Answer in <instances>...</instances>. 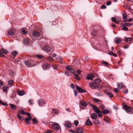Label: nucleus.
<instances>
[{"mask_svg":"<svg viewBox=\"0 0 133 133\" xmlns=\"http://www.w3.org/2000/svg\"><path fill=\"white\" fill-rule=\"evenodd\" d=\"M32 35L35 37H38L39 39H41L43 37V35L42 34H40L38 31H34L32 33Z\"/></svg>","mask_w":133,"mask_h":133,"instance_id":"1","label":"nucleus"},{"mask_svg":"<svg viewBox=\"0 0 133 133\" xmlns=\"http://www.w3.org/2000/svg\"><path fill=\"white\" fill-rule=\"evenodd\" d=\"M66 68L68 71V72L71 73H72V74H74L75 73V72L74 70V69H73L72 66L71 65H68L66 67Z\"/></svg>","mask_w":133,"mask_h":133,"instance_id":"2","label":"nucleus"},{"mask_svg":"<svg viewBox=\"0 0 133 133\" xmlns=\"http://www.w3.org/2000/svg\"><path fill=\"white\" fill-rule=\"evenodd\" d=\"M123 108L127 112V111L129 112H131V108L127 106L124 103L123 104Z\"/></svg>","mask_w":133,"mask_h":133,"instance_id":"3","label":"nucleus"},{"mask_svg":"<svg viewBox=\"0 0 133 133\" xmlns=\"http://www.w3.org/2000/svg\"><path fill=\"white\" fill-rule=\"evenodd\" d=\"M50 66V65L47 63H44L42 65V67L44 70L49 69Z\"/></svg>","mask_w":133,"mask_h":133,"instance_id":"4","label":"nucleus"},{"mask_svg":"<svg viewBox=\"0 0 133 133\" xmlns=\"http://www.w3.org/2000/svg\"><path fill=\"white\" fill-rule=\"evenodd\" d=\"M95 77L94 75L91 73L88 74L86 76V79L88 80H93V78Z\"/></svg>","mask_w":133,"mask_h":133,"instance_id":"5","label":"nucleus"},{"mask_svg":"<svg viewBox=\"0 0 133 133\" xmlns=\"http://www.w3.org/2000/svg\"><path fill=\"white\" fill-rule=\"evenodd\" d=\"M52 128L55 130H57L59 128V126L58 124L56 123H54L52 125Z\"/></svg>","mask_w":133,"mask_h":133,"instance_id":"6","label":"nucleus"},{"mask_svg":"<svg viewBox=\"0 0 133 133\" xmlns=\"http://www.w3.org/2000/svg\"><path fill=\"white\" fill-rule=\"evenodd\" d=\"M39 105L40 107L44 106L46 103V102L43 99H40L38 102Z\"/></svg>","mask_w":133,"mask_h":133,"instance_id":"7","label":"nucleus"},{"mask_svg":"<svg viewBox=\"0 0 133 133\" xmlns=\"http://www.w3.org/2000/svg\"><path fill=\"white\" fill-rule=\"evenodd\" d=\"M90 105L91 107H93V109L96 113L100 111L99 108H97L95 105L91 104Z\"/></svg>","mask_w":133,"mask_h":133,"instance_id":"8","label":"nucleus"},{"mask_svg":"<svg viewBox=\"0 0 133 133\" xmlns=\"http://www.w3.org/2000/svg\"><path fill=\"white\" fill-rule=\"evenodd\" d=\"M76 89L80 93L86 92V91L85 90L82 89L81 88L78 86H76Z\"/></svg>","mask_w":133,"mask_h":133,"instance_id":"9","label":"nucleus"},{"mask_svg":"<svg viewBox=\"0 0 133 133\" xmlns=\"http://www.w3.org/2000/svg\"><path fill=\"white\" fill-rule=\"evenodd\" d=\"M32 117L31 116H29L28 118H26L24 119V121L27 124H29L30 123V121L31 120Z\"/></svg>","mask_w":133,"mask_h":133,"instance_id":"10","label":"nucleus"},{"mask_svg":"<svg viewBox=\"0 0 133 133\" xmlns=\"http://www.w3.org/2000/svg\"><path fill=\"white\" fill-rule=\"evenodd\" d=\"M80 104L83 107H86L88 105V103L82 100L80 102Z\"/></svg>","mask_w":133,"mask_h":133,"instance_id":"11","label":"nucleus"},{"mask_svg":"<svg viewBox=\"0 0 133 133\" xmlns=\"http://www.w3.org/2000/svg\"><path fill=\"white\" fill-rule=\"evenodd\" d=\"M42 49L45 51H50V48L47 46H44L42 48Z\"/></svg>","mask_w":133,"mask_h":133,"instance_id":"12","label":"nucleus"},{"mask_svg":"<svg viewBox=\"0 0 133 133\" xmlns=\"http://www.w3.org/2000/svg\"><path fill=\"white\" fill-rule=\"evenodd\" d=\"M92 124V123L91 121L89 119H87V120L85 124V125L87 126H91Z\"/></svg>","mask_w":133,"mask_h":133,"instance_id":"13","label":"nucleus"},{"mask_svg":"<svg viewBox=\"0 0 133 133\" xmlns=\"http://www.w3.org/2000/svg\"><path fill=\"white\" fill-rule=\"evenodd\" d=\"M9 105L11 107V109L12 110H15L17 108V106L14 104L10 103Z\"/></svg>","mask_w":133,"mask_h":133,"instance_id":"14","label":"nucleus"},{"mask_svg":"<svg viewBox=\"0 0 133 133\" xmlns=\"http://www.w3.org/2000/svg\"><path fill=\"white\" fill-rule=\"evenodd\" d=\"M17 92L18 94L20 96H22L25 94V93L24 92V91L22 90L21 91L19 90L17 91Z\"/></svg>","mask_w":133,"mask_h":133,"instance_id":"15","label":"nucleus"},{"mask_svg":"<svg viewBox=\"0 0 133 133\" xmlns=\"http://www.w3.org/2000/svg\"><path fill=\"white\" fill-rule=\"evenodd\" d=\"M76 131L77 133H83V131L81 128H77L76 129Z\"/></svg>","mask_w":133,"mask_h":133,"instance_id":"16","label":"nucleus"},{"mask_svg":"<svg viewBox=\"0 0 133 133\" xmlns=\"http://www.w3.org/2000/svg\"><path fill=\"white\" fill-rule=\"evenodd\" d=\"M14 30V29L13 28H11L8 31V34L10 35H12L13 34V31Z\"/></svg>","mask_w":133,"mask_h":133,"instance_id":"17","label":"nucleus"},{"mask_svg":"<svg viewBox=\"0 0 133 133\" xmlns=\"http://www.w3.org/2000/svg\"><path fill=\"white\" fill-rule=\"evenodd\" d=\"M64 125L65 127H67L68 128L71 127V124L69 122H65Z\"/></svg>","mask_w":133,"mask_h":133,"instance_id":"18","label":"nucleus"},{"mask_svg":"<svg viewBox=\"0 0 133 133\" xmlns=\"http://www.w3.org/2000/svg\"><path fill=\"white\" fill-rule=\"evenodd\" d=\"M75 76V78L77 79V80L79 81L80 79V77H79V75L78 74H77L74 73L73 74Z\"/></svg>","mask_w":133,"mask_h":133,"instance_id":"19","label":"nucleus"},{"mask_svg":"<svg viewBox=\"0 0 133 133\" xmlns=\"http://www.w3.org/2000/svg\"><path fill=\"white\" fill-rule=\"evenodd\" d=\"M91 117L92 119H96L97 118V115L95 113H94L91 115Z\"/></svg>","mask_w":133,"mask_h":133,"instance_id":"20","label":"nucleus"},{"mask_svg":"<svg viewBox=\"0 0 133 133\" xmlns=\"http://www.w3.org/2000/svg\"><path fill=\"white\" fill-rule=\"evenodd\" d=\"M115 41L116 43H119L121 42V40L120 38H117L115 39Z\"/></svg>","mask_w":133,"mask_h":133,"instance_id":"21","label":"nucleus"},{"mask_svg":"<svg viewBox=\"0 0 133 133\" xmlns=\"http://www.w3.org/2000/svg\"><path fill=\"white\" fill-rule=\"evenodd\" d=\"M90 87L91 88L92 87H93L94 88H95L97 87L96 84L94 83H90Z\"/></svg>","mask_w":133,"mask_h":133,"instance_id":"22","label":"nucleus"},{"mask_svg":"<svg viewBox=\"0 0 133 133\" xmlns=\"http://www.w3.org/2000/svg\"><path fill=\"white\" fill-rule=\"evenodd\" d=\"M121 24L122 25V26H123L122 29L123 30L125 31H127L128 30V28L126 27L125 26V25L122 24V23H121Z\"/></svg>","mask_w":133,"mask_h":133,"instance_id":"23","label":"nucleus"},{"mask_svg":"<svg viewBox=\"0 0 133 133\" xmlns=\"http://www.w3.org/2000/svg\"><path fill=\"white\" fill-rule=\"evenodd\" d=\"M111 19L112 21L114 23L117 24L119 23V22L116 21V19L115 17H111Z\"/></svg>","mask_w":133,"mask_h":133,"instance_id":"24","label":"nucleus"},{"mask_svg":"<svg viewBox=\"0 0 133 133\" xmlns=\"http://www.w3.org/2000/svg\"><path fill=\"white\" fill-rule=\"evenodd\" d=\"M106 94L108 95L110 98L112 97H113V95L111 93L107 91L106 92Z\"/></svg>","mask_w":133,"mask_h":133,"instance_id":"25","label":"nucleus"},{"mask_svg":"<svg viewBox=\"0 0 133 133\" xmlns=\"http://www.w3.org/2000/svg\"><path fill=\"white\" fill-rule=\"evenodd\" d=\"M98 32H97V31L96 30H93L92 32L91 33V35L93 36H96V35L98 34Z\"/></svg>","mask_w":133,"mask_h":133,"instance_id":"26","label":"nucleus"},{"mask_svg":"<svg viewBox=\"0 0 133 133\" xmlns=\"http://www.w3.org/2000/svg\"><path fill=\"white\" fill-rule=\"evenodd\" d=\"M18 52L16 51H14L12 53V55L14 57H15L18 54Z\"/></svg>","mask_w":133,"mask_h":133,"instance_id":"27","label":"nucleus"},{"mask_svg":"<svg viewBox=\"0 0 133 133\" xmlns=\"http://www.w3.org/2000/svg\"><path fill=\"white\" fill-rule=\"evenodd\" d=\"M124 39L125 41L127 42L130 41L132 40V38L130 37H128L127 38H124Z\"/></svg>","mask_w":133,"mask_h":133,"instance_id":"28","label":"nucleus"},{"mask_svg":"<svg viewBox=\"0 0 133 133\" xmlns=\"http://www.w3.org/2000/svg\"><path fill=\"white\" fill-rule=\"evenodd\" d=\"M8 88L6 87H3V90L4 92H7V90H8Z\"/></svg>","mask_w":133,"mask_h":133,"instance_id":"29","label":"nucleus"},{"mask_svg":"<svg viewBox=\"0 0 133 133\" xmlns=\"http://www.w3.org/2000/svg\"><path fill=\"white\" fill-rule=\"evenodd\" d=\"M1 52L5 54H6L8 52V51L5 49H2L0 50Z\"/></svg>","mask_w":133,"mask_h":133,"instance_id":"30","label":"nucleus"},{"mask_svg":"<svg viewBox=\"0 0 133 133\" xmlns=\"http://www.w3.org/2000/svg\"><path fill=\"white\" fill-rule=\"evenodd\" d=\"M17 118L21 121H23L24 119L23 117L20 116L19 114H17Z\"/></svg>","mask_w":133,"mask_h":133,"instance_id":"31","label":"nucleus"},{"mask_svg":"<svg viewBox=\"0 0 133 133\" xmlns=\"http://www.w3.org/2000/svg\"><path fill=\"white\" fill-rule=\"evenodd\" d=\"M25 65L27 66H29L30 65V62L28 60L26 61L25 62Z\"/></svg>","mask_w":133,"mask_h":133,"instance_id":"32","label":"nucleus"},{"mask_svg":"<svg viewBox=\"0 0 133 133\" xmlns=\"http://www.w3.org/2000/svg\"><path fill=\"white\" fill-rule=\"evenodd\" d=\"M46 58L47 60L49 61L50 62H51L53 60V58L50 56L47 57Z\"/></svg>","mask_w":133,"mask_h":133,"instance_id":"33","label":"nucleus"},{"mask_svg":"<svg viewBox=\"0 0 133 133\" xmlns=\"http://www.w3.org/2000/svg\"><path fill=\"white\" fill-rule=\"evenodd\" d=\"M53 111L56 114H58L59 113L58 110L57 109H52Z\"/></svg>","mask_w":133,"mask_h":133,"instance_id":"34","label":"nucleus"},{"mask_svg":"<svg viewBox=\"0 0 133 133\" xmlns=\"http://www.w3.org/2000/svg\"><path fill=\"white\" fill-rule=\"evenodd\" d=\"M122 23L125 25V26H129L130 25H132V24L131 23Z\"/></svg>","mask_w":133,"mask_h":133,"instance_id":"35","label":"nucleus"},{"mask_svg":"<svg viewBox=\"0 0 133 133\" xmlns=\"http://www.w3.org/2000/svg\"><path fill=\"white\" fill-rule=\"evenodd\" d=\"M36 57L39 59H42L43 57V55H36Z\"/></svg>","mask_w":133,"mask_h":133,"instance_id":"36","label":"nucleus"},{"mask_svg":"<svg viewBox=\"0 0 133 133\" xmlns=\"http://www.w3.org/2000/svg\"><path fill=\"white\" fill-rule=\"evenodd\" d=\"M109 111L106 109L102 111V113L103 114H106L108 113Z\"/></svg>","mask_w":133,"mask_h":133,"instance_id":"37","label":"nucleus"},{"mask_svg":"<svg viewBox=\"0 0 133 133\" xmlns=\"http://www.w3.org/2000/svg\"><path fill=\"white\" fill-rule=\"evenodd\" d=\"M94 123L96 125H97L99 124V122L97 119L95 120L94 121Z\"/></svg>","mask_w":133,"mask_h":133,"instance_id":"38","label":"nucleus"},{"mask_svg":"<svg viewBox=\"0 0 133 133\" xmlns=\"http://www.w3.org/2000/svg\"><path fill=\"white\" fill-rule=\"evenodd\" d=\"M0 103L2 105L4 106H7L8 105L7 103H4L2 101H0Z\"/></svg>","mask_w":133,"mask_h":133,"instance_id":"39","label":"nucleus"},{"mask_svg":"<svg viewBox=\"0 0 133 133\" xmlns=\"http://www.w3.org/2000/svg\"><path fill=\"white\" fill-rule=\"evenodd\" d=\"M13 83V81L12 80H9L8 81V84L9 85L12 86Z\"/></svg>","mask_w":133,"mask_h":133,"instance_id":"40","label":"nucleus"},{"mask_svg":"<svg viewBox=\"0 0 133 133\" xmlns=\"http://www.w3.org/2000/svg\"><path fill=\"white\" fill-rule=\"evenodd\" d=\"M101 82V80L99 79H97L95 80V82L97 83L98 84L99 83Z\"/></svg>","mask_w":133,"mask_h":133,"instance_id":"41","label":"nucleus"},{"mask_svg":"<svg viewBox=\"0 0 133 133\" xmlns=\"http://www.w3.org/2000/svg\"><path fill=\"white\" fill-rule=\"evenodd\" d=\"M29 104L31 105H32L34 104L33 100L32 99H29L28 101Z\"/></svg>","mask_w":133,"mask_h":133,"instance_id":"42","label":"nucleus"},{"mask_svg":"<svg viewBox=\"0 0 133 133\" xmlns=\"http://www.w3.org/2000/svg\"><path fill=\"white\" fill-rule=\"evenodd\" d=\"M32 121L34 122L36 124L38 123V121L36 120V118H34L32 119Z\"/></svg>","mask_w":133,"mask_h":133,"instance_id":"43","label":"nucleus"},{"mask_svg":"<svg viewBox=\"0 0 133 133\" xmlns=\"http://www.w3.org/2000/svg\"><path fill=\"white\" fill-rule=\"evenodd\" d=\"M104 120L107 123H110V119L109 118H105L104 119Z\"/></svg>","mask_w":133,"mask_h":133,"instance_id":"44","label":"nucleus"},{"mask_svg":"<svg viewBox=\"0 0 133 133\" xmlns=\"http://www.w3.org/2000/svg\"><path fill=\"white\" fill-rule=\"evenodd\" d=\"M122 16L123 18L124 19H125L127 17V14L126 13H124L123 14Z\"/></svg>","mask_w":133,"mask_h":133,"instance_id":"45","label":"nucleus"},{"mask_svg":"<svg viewBox=\"0 0 133 133\" xmlns=\"http://www.w3.org/2000/svg\"><path fill=\"white\" fill-rule=\"evenodd\" d=\"M74 123L76 126H77L79 124V122L77 120H75L74 121Z\"/></svg>","mask_w":133,"mask_h":133,"instance_id":"46","label":"nucleus"},{"mask_svg":"<svg viewBox=\"0 0 133 133\" xmlns=\"http://www.w3.org/2000/svg\"><path fill=\"white\" fill-rule=\"evenodd\" d=\"M97 114L100 117H102V113L100 111L97 113Z\"/></svg>","mask_w":133,"mask_h":133,"instance_id":"47","label":"nucleus"},{"mask_svg":"<svg viewBox=\"0 0 133 133\" xmlns=\"http://www.w3.org/2000/svg\"><path fill=\"white\" fill-rule=\"evenodd\" d=\"M22 32L23 34L25 35L26 34L27 32L24 29H23L22 30Z\"/></svg>","mask_w":133,"mask_h":133,"instance_id":"48","label":"nucleus"},{"mask_svg":"<svg viewBox=\"0 0 133 133\" xmlns=\"http://www.w3.org/2000/svg\"><path fill=\"white\" fill-rule=\"evenodd\" d=\"M93 101L95 102H100V101L97 98H95L93 99Z\"/></svg>","mask_w":133,"mask_h":133,"instance_id":"49","label":"nucleus"},{"mask_svg":"<svg viewBox=\"0 0 133 133\" xmlns=\"http://www.w3.org/2000/svg\"><path fill=\"white\" fill-rule=\"evenodd\" d=\"M20 112L23 115H26V112L23 111L22 110H21Z\"/></svg>","mask_w":133,"mask_h":133,"instance_id":"50","label":"nucleus"},{"mask_svg":"<svg viewBox=\"0 0 133 133\" xmlns=\"http://www.w3.org/2000/svg\"><path fill=\"white\" fill-rule=\"evenodd\" d=\"M122 52L120 50H118L117 51V53L119 55H121Z\"/></svg>","mask_w":133,"mask_h":133,"instance_id":"51","label":"nucleus"},{"mask_svg":"<svg viewBox=\"0 0 133 133\" xmlns=\"http://www.w3.org/2000/svg\"><path fill=\"white\" fill-rule=\"evenodd\" d=\"M24 44L26 45H27L29 43L28 41L26 39H25L24 40Z\"/></svg>","mask_w":133,"mask_h":133,"instance_id":"52","label":"nucleus"},{"mask_svg":"<svg viewBox=\"0 0 133 133\" xmlns=\"http://www.w3.org/2000/svg\"><path fill=\"white\" fill-rule=\"evenodd\" d=\"M52 132V131L51 130H48L46 132H43V133H51Z\"/></svg>","mask_w":133,"mask_h":133,"instance_id":"53","label":"nucleus"},{"mask_svg":"<svg viewBox=\"0 0 133 133\" xmlns=\"http://www.w3.org/2000/svg\"><path fill=\"white\" fill-rule=\"evenodd\" d=\"M101 63L103 64H104L106 65H108V63L106 62H105L103 61H102L101 62Z\"/></svg>","mask_w":133,"mask_h":133,"instance_id":"54","label":"nucleus"},{"mask_svg":"<svg viewBox=\"0 0 133 133\" xmlns=\"http://www.w3.org/2000/svg\"><path fill=\"white\" fill-rule=\"evenodd\" d=\"M99 108L102 109H103L105 108L104 106L102 104H101L99 105Z\"/></svg>","mask_w":133,"mask_h":133,"instance_id":"55","label":"nucleus"},{"mask_svg":"<svg viewBox=\"0 0 133 133\" xmlns=\"http://www.w3.org/2000/svg\"><path fill=\"white\" fill-rule=\"evenodd\" d=\"M111 4V2L110 1H108L107 2L106 4L107 5H110Z\"/></svg>","mask_w":133,"mask_h":133,"instance_id":"56","label":"nucleus"},{"mask_svg":"<svg viewBox=\"0 0 133 133\" xmlns=\"http://www.w3.org/2000/svg\"><path fill=\"white\" fill-rule=\"evenodd\" d=\"M106 5H102L101 6V8L102 9H105L106 8Z\"/></svg>","mask_w":133,"mask_h":133,"instance_id":"57","label":"nucleus"},{"mask_svg":"<svg viewBox=\"0 0 133 133\" xmlns=\"http://www.w3.org/2000/svg\"><path fill=\"white\" fill-rule=\"evenodd\" d=\"M74 93L75 96H76L78 95V92L75 90H74Z\"/></svg>","mask_w":133,"mask_h":133,"instance_id":"58","label":"nucleus"},{"mask_svg":"<svg viewBox=\"0 0 133 133\" xmlns=\"http://www.w3.org/2000/svg\"><path fill=\"white\" fill-rule=\"evenodd\" d=\"M81 71L80 70H77V71H76V72H77V73H78L77 74H78L79 75V74H80V73H81Z\"/></svg>","mask_w":133,"mask_h":133,"instance_id":"59","label":"nucleus"},{"mask_svg":"<svg viewBox=\"0 0 133 133\" xmlns=\"http://www.w3.org/2000/svg\"><path fill=\"white\" fill-rule=\"evenodd\" d=\"M119 89L118 88H115L114 89V91L116 92H118Z\"/></svg>","mask_w":133,"mask_h":133,"instance_id":"60","label":"nucleus"},{"mask_svg":"<svg viewBox=\"0 0 133 133\" xmlns=\"http://www.w3.org/2000/svg\"><path fill=\"white\" fill-rule=\"evenodd\" d=\"M123 84L122 83L119 84L118 85V87L119 88H121L122 86H123Z\"/></svg>","mask_w":133,"mask_h":133,"instance_id":"61","label":"nucleus"},{"mask_svg":"<svg viewBox=\"0 0 133 133\" xmlns=\"http://www.w3.org/2000/svg\"><path fill=\"white\" fill-rule=\"evenodd\" d=\"M69 132H72V133H76L75 132V131H74V130H69Z\"/></svg>","mask_w":133,"mask_h":133,"instance_id":"62","label":"nucleus"},{"mask_svg":"<svg viewBox=\"0 0 133 133\" xmlns=\"http://www.w3.org/2000/svg\"><path fill=\"white\" fill-rule=\"evenodd\" d=\"M0 56L1 57H3L4 56L2 52H0Z\"/></svg>","mask_w":133,"mask_h":133,"instance_id":"63","label":"nucleus"},{"mask_svg":"<svg viewBox=\"0 0 133 133\" xmlns=\"http://www.w3.org/2000/svg\"><path fill=\"white\" fill-rule=\"evenodd\" d=\"M3 84V82L0 80V87H2Z\"/></svg>","mask_w":133,"mask_h":133,"instance_id":"64","label":"nucleus"}]
</instances>
